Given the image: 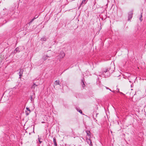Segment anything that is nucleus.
<instances>
[{"label": "nucleus", "instance_id": "obj_1", "mask_svg": "<svg viewBox=\"0 0 146 146\" xmlns=\"http://www.w3.org/2000/svg\"><path fill=\"white\" fill-rule=\"evenodd\" d=\"M102 73L106 77H108L109 76V72L108 69H104L102 71Z\"/></svg>", "mask_w": 146, "mask_h": 146}, {"label": "nucleus", "instance_id": "obj_2", "mask_svg": "<svg viewBox=\"0 0 146 146\" xmlns=\"http://www.w3.org/2000/svg\"><path fill=\"white\" fill-rule=\"evenodd\" d=\"M65 54L64 53V52L63 51H61L59 54V56L60 58L59 59V61H60V59L64 58V56H65Z\"/></svg>", "mask_w": 146, "mask_h": 146}, {"label": "nucleus", "instance_id": "obj_3", "mask_svg": "<svg viewBox=\"0 0 146 146\" xmlns=\"http://www.w3.org/2000/svg\"><path fill=\"white\" fill-rule=\"evenodd\" d=\"M133 15V11H131L128 13V21H130Z\"/></svg>", "mask_w": 146, "mask_h": 146}, {"label": "nucleus", "instance_id": "obj_4", "mask_svg": "<svg viewBox=\"0 0 146 146\" xmlns=\"http://www.w3.org/2000/svg\"><path fill=\"white\" fill-rule=\"evenodd\" d=\"M87 142V143L89 144L90 145H92V144L91 141V140L90 139H88V138L86 139Z\"/></svg>", "mask_w": 146, "mask_h": 146}, {"label": "nucleus", "instance_id": "obj_5", "mask_svg": "<svg viewBox=\"0 0 146 146\" xmlns=\"http://www.w3.org/2000/svg\"><path fill=\"white\" fill-rule=\"evenodd\" d=\"M60 81L59 80H56L55 81L54 83V85H60Z\"/></svg>", "mask_w": 146, "mask_h": 146}, {"label": "nucleus", "instance_id": "obj_6", "mask_svg": "<svg viewBox=\"0 0 146 146\" xmlns=\"http://www.w3.org/2000/svg\"><path fill=\"white\" fill-rule=\"evenodd\" d=\"M86 0H82V2L80 4L81 5L85 4L87 2Z\"/></svg>", "mask_w": 146, "mask_h": 146}, {"label": "nucleus", "instance_id": "obj_7", "mask_svg": "<svg viewBox=\"0 0 146 146\" xmlns=\"http://www.w3.org/2000/svg\"><path fill=\"white\" fill-rule=\"evenodd\" d=\"M81 84L83 88L85 87V85L84 82V80L83 79L81 80Z\"/></svg>", "mask_w": 146, "mask_h": 146}, {"label": "nucleus", "instance_id": "obj_8", "mask_svg": "<svg viewBox=\"0 0 146 146\" xmlns=\"http://www.w3.org/2000/svg\"><path fill=\"white\" fill-rule=\"evenodd\" d=\"M48 57H49V56H48L47 55L44 56L42 57V59L44 60L45 61V60H46L48 58Z\"/></svg>", "mask_w": 146, "mask_h": 146}, {"label": "nucleus", "instance_id": "obj_9", "mask_svg": "<svg viewBox=\"0 0 146 146\" xmlns=\"http://www.w3.org/2000/svg\"><path fill=\"white\" fill-rule=\"evenodd\" d=\"M19 50V48L18 47H17L15 49V52H16L15 53L17 52H19L20 50Z\"/></svg>", "mask_w": 146, "mask_h": 146}, {"label": "nucleus", "instance_id": "obj_10", "mask_svg": "<svg viewBox=\"0 0 146 146\" xmlns=\"http://www.w3.org/2000/svg\"><path fill=\"white\" fill-rule=\"evenodd\" d=\"M46 38L45 37H42L41 39H40V40L41 41H46Z\"/></svg>", "mask_w": 146, "mask_h": 146}, {"label": "nucleus", "instance_id": "obj_11", "mask_svg": "<svg viewBox=\"0 0 146 146\" xmlns=\"http://www.w3.org/2000/svg\"><path fill=\"white\" fill-rule=\"evenodd\" d=\"M23 71H24L23 69H20V71L19 72V74H23Z\"/></svg>", "mask_w": 146, "mask_h": 146}, {"label": "nucleus", "instance_id": "obj_12", "mask_svg": "<svg viewBox=\"0 0 146 146\" xmlns=\"http://www.w3.org/2000/svg\"><path fill=\"white\" fill-rule=\"evenodd\" d=\"M53 143H54V145H55L57 144V143H56V139L54 137L53 138Z\"/></svg>", "mask_w": 146, "mask_h": 146}, {"label": "nucleus", "instance_id": "obj_13", "mask_svg": "<svg viewBox=\"0 0 146 146\" xmlns=\"http://www.w3.org/2000/svg\"><path fill=\"white\" fill-rule=\"evenodd\" d=\"M34 98L33 95H32L30 96V100L31 102H33L34 100Z\"/></svg>", "mask_w": 146, "mask_h": 146}, {"label": "nucleus", "instance_id": "obj_14", "mask_svg": "<svg viewBox=\"0 0 146 146\" xmlns=\"http://www.w3.org/2000/svg\"><path fill=\"white\" fill-rule=\"evenodd\" d=\"M36 18L35 17H34L30 21V22L29 23V25L31 24L32 23L33 21L34 20L36 19Z\"/></svg>", "mask_w": 146, "mask_h": 146}, {"label": "nucleus", "instance_id": "obj_15", "mask_svg": "<svg viewBox=\"0 0 146 146\" xmlns=\"http://www.w3.org/2000/svg\"><path fill=\"white\" fill-rule=\"evenodd\" d=\"M86 132L87 133V135H88V136H90V131H86Z\"/></svg>", "mask_w": 146, "mask_h": 146}, {"label": "nucleus", "instance_id": "obj_16", "mask_svg": "<svg viewBox=\"0 0 146 146\" xmlns=\"http://www.w3.org/2000/svg\"><path fill=\"white\" fill-rule=\"evenodd\" d=\"M25 114L26 115H28L29 113H31L29 111H25Z\"/></svg>", "mask_w": 146, "mask_h": 146}, {"label": "nucleus", "instance_id": "obj_17", "mask_svg": "<svg viewBox=\"0 0 146 146\" xmlns=\"http://www.w3.org/2000/svg\"><path fill=\"white\" fill-rule=\"evenodd\" d=\"M76 109L77 110V111H78L80 112L81 114H82V111L81 110H79L78 108H76Z\"/></svg>", "mask_w": 146, "mask_h": 146}, {"label": "nucleus", "instance_id": "obj_18", "mask_svg": "<svg viewBox=\"0 0 146 146\" xmlns=\"http://www.w3.org/2000/svg\"><path fill=\"white\" fill-rule=\"evenodd\" d=\"M142 13H141V17H140L139 19L141 21H142V19H141V18L142 17Z\"/></svg>", "mask_w": 146, "mask_h": 146}, {"label": "nucleus", "instance_id": "obj_19", "mask_svg": "<svg viewBox=\"0 0 146 146\" xmlns=\"http://www.w3.org/2000/svg\"><path fill=\"white\" fill-rule=\"evenodd\" d=\"M26 109L27 110L26 111H29L31 112V110H30V109L29 108L27 107L26 108Z\"/></svg>", "mask_w": 146, "mask_h": 146}, {"label": "nucleus", "instance_id": "obj_20", "mask_svg": "<svg viewBox=\"0 0 146 146\" xmlns=\"http://www.w3.org/2000/svg\"><path fill=\"white\" fill-rule=\"evenodd\" d=\"M35 88L36 87L35 86L33 85L31 87L32 89H35Z\"/></svg>", "mask_w": 146, "mask_h": 146}, {"label": "nucleus", "instance_id": "obj_21", "mask_svg": "<svg viewBox=\"0 0 146 146\" xmlns=\"http://www.w3.org/2000/svg\"><path fill=\"white\" fill-rule=\"evenodd\" d=\"M40 138H38V140L39 142L40 143H41L42 142V141H40Z\"/></svg>", "mask_w": 146, "mask_h": 146}, {"label": "nucleus", "instance_id": "obj_22", "mask_svg": "<svg viewBox=\"0 0 146 146\" xmlns=\"http://www.w3.org/2000/svg\"><path fill=\"white\" fill-rule=\"evenodd\" d=\"M19 78H21L22 76V74H19Z\"/></svg>", "mask_w": 146, "mask_h": 146}, {"label": "nucleus", "instance_id": "obj_23", "mask_svg": "<svg viewBox=\"0 0 146 146\" xmlns=\"http://www.w3.org/2000/svg\"><path fill=\"white\" fill-rule=\"evenodd\" d=\"M33 86H35L36 87L37 86V85H36L35 83H33Z\"/></svg>", "mask_w": 146, "mask_h": 146}, {"label": "nucleus", "instance_id": "obj_24", "mask_svg": "<svg viewBox=\"0 0 146 146\" xmlns=\"http://www.w3.org/2000/svg\"><path fill=\"white\" fill-rule=\"evenodd\" d=\"M107 89H108V90H109L110 89V88H108L107 87H105Z\"/></svg>", "mask_w": 146, "mask_h": 146}, {"label": "nucleus", "instance_id": "obj_25", "mask_svg": "<svg viewBox=\"0 0 146 146\" xmlns=\"http://www.w3.org/2000/svg\"><path fill=\"white\" fill-rule=\"evenodd\" d=\"M109 90H110V91H111L112 92H115V91H111V90L110 89H109Z\"/></svg>", "mask_w": 146, "mask_h": 146}, {"label": "nucleus", "instance_id": "obj_26", "mask_svg": "<svg viewBox=\"0 0 146 146\" xmlns=\"http://www.w3.org/2000/svg\"><path fill=\"white\" fill-rule=\"evenodd\" d=\"M33 95H35V93L34 92H33Z\"/></svg>", "mask_w": 146, "mask_h": 146}, {"label": "nucleus", "instance_id": "obj_27", "mask_svg": "<svg viewBox=\"0 0 146 146\" xmlns=\"http://www.w3.org/2000/svg\"><path fill=\"white\" fill-rule=\"evenodd\" d=\"M55 145V146H57V144H56V145Z\"/></svg>", "mask_w": 146, "mask_h": 146}, {"label": "nucleus", "instance_id": "obj_28", "mask_svg": "<svg viewBox=\"0 0 146 146\" xmlns=\"http://www.w3.org/2000/svg\"><path fill=\"white\" fill-rule=\"evenodd\" d=\"M81 137L82 138V139H84V138H83V137Z\"/></svg>", "mask_w": 146, "mask_h": 146}, {"label": "nucleus", "instance_id": "obj_29", "mask_svg": "<svg viewBox=\"0 0 146 146\" xmlns=\"http://www.w3.org/2000/svg\"><path fill=\"white\" fill-rule=\"evenodd\" d=\"M129 81V82H131V81Z\"/></svg>", "mask_w": 146, "mask_h": 146}, {"label": "nucleus", "instance_id": "obj_30", "mask_svg": "<svg viewBox=\"0 0 146 146\" xmlns=\"http://www.w3.org/2000/svg\"><path fill=\"white\" fill-rule=\"evenodd\" d=\"M44 123V122H42V123Z\"/></svg>", "mask_w": 146, "mask_h": 146}, {"label": "nucleus", "instance_id": "obj_31", "mask_svg": "<svg viewBox=\"0 0 146 146\" xmlns=\"http://www.w3.org/2000/svg\"><path fill=\"white\" fill-rule=\"evenodd\" d=\"M44 123V122H42V123Z\"/></svg>", "mask_w": 146, "mask_h": 146}, {"label": "nucleus", "instance_id": "obj_32", "mask_svg": "<svg viewBox=\"0 0 146 146\" xmlns=\"http://www.w3.org/2000/svg\"><path fill=\"white\" fill-rule=\"evenodd\" d=\"M44 123V122H42V123Z\"/></svg>", "mask_w": 146, "mask_h": 146}]
</instances>
